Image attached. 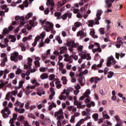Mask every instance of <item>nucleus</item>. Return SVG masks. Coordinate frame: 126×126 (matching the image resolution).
Here are the masks:
<instances>
[{"label": "nucleus", "mask_w": 126, "mask_h": 126, "mask_svg": "<svg viewBox=\"0 0 126 126\" xmlns=\"http://www.w3.org/2000/svg\"><path fill=\"white\" fill-rule=\"evenodd\" d=\"M63 108H60L58 111H56L54 114V116L57 117L56 119L57 121H60L61 119H63L64 116H63Z\"/></svg>", "instance_id": "9"}, {"label": "nucleus", "mask_w": 126, "mask_h": 126, "mask_svg": "<svg viewBox=\"0 0 126 126\" xmlns=\"http://www.w3.org/2000/svg\"><path fill=\"white\" fill-rule=\"evenodd\" d=\"M101 66H102V63H100L99 64L96 65L95 64H94L92 66V68L93 69H98V68H99V67H101Z\"/></svg>", "instance_id": "39"}, {"label": "nucleus", "mask_w": 126, "mask_h": 126, "mask_svg": "<svg viewBox=\"0 0 126 126\" xmlns=\"http://www.w3.org/2000/svg\"><path fill=\"white\" fill-rule=\"evenodd\" d=\"M79 82H80V84H81L82 86H83V85L85 84V78H84V77H80Z\"/></svg>", "instance_id": "35"}, {"label": "nucleus", "mask_w": 126, "mask_h": 126, "mask_svg": "<svg viewBox=\"0 0 126 126\" xmlns=\"http://www.w3.org/2000/svg\"><path fill=\"white\" fill-rule=\"evenodd\" d=\"M63 57L64 58V62H69V61H70V60L71 59V57L69 55H68V54H65L63 55Z\"/></svg>", "instance_id": "32"}, {"label": "nucleus", "mask_w": 126, "mask_h": 126, "mask_svg": "<svg viewBox=\"0 0 126 126\" xmlns=\"http://www.w3.org/2000/svg\"><path fill=\"white\" fill-rule=\"evenodd\" d=\"M72 15V13L67 12L63 15L61 18H62V19H63V20H65V19H66L67 17H68V18H71Z\"/></svg>", "instance_id": "20"}, {"label": "nucleus", "mask_w": 126, "mask_h": 126, "mask_svg": "<svg viewBox=\"0 0 126 126\" xmlns=\"http://www.w3.org/2000/svg\"><path fill=\"white\" fill-rule=\"evenodd\" d=\"M90 94H91L90 90L87 89L86 91V92L84 93V95L80 97V100H84L85 98H86V99L84 100L85 103H86V104L89 103V102H90V100H91V98L90 96H89Z\"/></svg>", "instance_id": "6"}, {"label": "nucleus", "mask_w": 126, "mask_h": 126, "mask_svg": "<svg viewBox=\"0 0 126 126\" xmlns=\"http://www.w3.org/2000/svg\"><path fill=\"white\" fill-rule=\"evenodd\" d=\"M8 33H9V31L8 30V28H5L3 29L2 32L3 35H5L6 34H8Z\"/></svg>", "instance_id": "47"}, {"label": "nucleus", "mask_w": 126, "mask_h": 126, "mask_svg": "<svg viewBox=\"0 0 126 126\" xmlns=\"http://www.w3.org/2000/svg\"><path fill=\"white\" fill-rule=\"evenodd\" d=\"M23 57L21 55H19L18 52H14L11 54L10 60L12 62L17 63L18 61H22Z\"/></svg>", "instance_id": "3"}, {"label": "nucleus", "mask_w": 126, "mask_h": 126, "mask_svg": "<svg viewBox=\"0 0 126 126\" xmlns=\"http://www.w3.org/2000/svg\"><path fill=\"white\" fill-rule=\"evenodd\" d=\"M24 68L27 71H26V73H23L21 74V77H22V78H25L26 77V80H29V79H30V77H29V76L30 75V66H29L27 64H25Z\"/></svg>", "instance_id": "5"}, {"label": "nucleus", "mask_w": 126, "mask_h": 126, "mask_svg": "<svg viewBox=\"0 0 126 126\" xmlns=\"http://www.w3.org/2000/svg\"><path fill=\"white\" fill-rule=\"evenodd\" d=\"M55 16L57 17V19H61L62 18V13L60 12H56L54 14Z\"/></svg>", "instance_id": "40"}, {"label": "nucleus", "mask_w": 126, "mask_h": 126, "mask_svg": "<svg viewBox=\"0 0 126 126\" xmlns=\"http://www.w3.org/2000/svg\"><path fill=\"white\" fill-rule=\"evenodd\" d=\"M60 71H61L62 74H66V69L64 68H62L61 69H59Z\"/></svg>", "instance_id": "56"}, {"label": "nucleus", "mask_w": 126, "mask_h": 126, "mask_svg": "<svg viewBox=\"0 0 126 126\" xmlns=\"http://www.w3.org/2000/svg\"><path fill=\"white\" fill-rule=\"evenodd\" d=\"M92 117L95 122L99 120V115L97 113H94Z\"/></svg>", "instance_id": "44"}, {"label": "nucleus", "mask_w": 126, "mask_h": 126, "mask_svg": "<svg viewBox=\"0 0 126 126\" xmlns=\"http://www.w3.org/2000/svg\"><path fill=\"white\" fill-rule=\"evenodd\" d=\"M18 119L19 121H20V122H22V123H23V122L25 121V117L22 115H19L18 116Z\"/></svg>", "instance_id": "52"}, {"label": "nucleus", "mask_w": 126, "mask_h": 126, "mask_svg": "<svg viewBox=\"0 0 126 126\" xmlns=\"http://www.w3.org/2000/svg\"><path fill=\"white\" fill-rule=\"evenodd\" d=\"M8 46V43L4 42L3 40H2L0 43V47L1 48H6Z\"/></svg>", "instance_id": "37"}, {"label": "nucleus", "mask_w": 126, "mask_h": 126, "mask_svg": "<svg viewBox=\"0 0 126 126\" xmlns=\"http://www.w3.org/2000/svg\"><path fill=\"white\" fill-rule=\"evenodd\" d=\"M115 1V0H105L106 4H107L106 7L110 8L112 6V3Z\"/></svg>", "instance_id": "24"}, {"label": "nucleus", "mask_w": 126, "mask_h": 126, "mask_svg": "<svg viewBox=\"0 0 126 126\" xmlns=\"http://www.w3.org/2000/svg\"><path fill=\"white\" fill-rule=\"evenodd\" d=\"M37 94L39 95V96H42V95H45L46 93L44 91V89L42 87H38L36 89Z\"/></svg>", "instance_id": "18"}, {"label": "nucleus", "mask_w": 126, "mask_h": 126, "mask_svg": "<svg viewBox=\"0 0 126 126\" xmlns=\"http://www.w3.org/2000/svg\"><path fill=\"white\" fill-rule=\"evenodd\" d=\"M7 37L8 39L11 40L10 42H12V43H14V42L16 41V38L15 37V36L12 35H8Z\"/></svg>", "instance_id": "28"}, {"label": "nucleus", "mask_w": 126, "mask_h": 126, "mask_svg": "<svg viewBox=\"0 0 126 126\" xmlns=\"http://www.w3.org/2000/svg\"><path fill=\"white\" fill-rule=\"evenodd\" d=\"M70 94V90L69 88H67L66 90H64L63 92V94H65L66 95H69Z\"/></svg>", "instance_id": "50"}, {"label": "nucleus", "mask_w": 126, "mask_h": 126, "mask_svg": "<svg viewBox=\"0 0 126 126\" xmlns=\"http://www.w3.org/2000/svg\"><path fill=\"white\" fill-rule=\"evenodd\" d=\"M28 63H27V64H27V65H28V66H31V65H32V62H33V59H32L31 58H28Z\"/></svg>", "instance_id": "45"}, {"label": "nucleus", "mask_w": 126, "mask_h": 126, "mask_svg": "<svg viewBox=\"0 0 126 126\" xmlns=\"http://www.w3.org/2000/svg\"><path fill=\"white\" fill-rule=\"evenodd\" d=\"M64 4H65L64 3V2L63 1V2L60 1L57 3V6H58V7H61V6H63V5H64Z\"/></svg>", "instance_id": "61"}, {"label": "nucleus", "mask_w": 126, "mask_h": 126, "mask_svg": "<svg viewBox=\"0 0 126 126\" xmlns=\"http://www.w3.org/2000/svg\"><path fill=\"white\" fill-rule=\"evenodd\" d=\"M56 40H57V42H58L59 44H62L63 43V40L61 39V37L59 36H57L56 37Z\"/></svg>", "instance_id": "58"}, {"label": "nucleus", "mask_w": 126, "mask_h": 126, "mask_svg": "<svg viewBox=\"0 0 126 126\" xmlns=\"http://www.w3.org/2000/svg\"><path fill=\"white\" fill-rule=\"evenodd\" d=\"M34 0H29V1H28V0H26L24 2L23 4L20 5V7L22 9H24V7H28L29 5V3H32V1H33Z\"/></svg>", "instance_id": "15"}, {"label": "nucleus", "mask_w": 126, "mask_h": 126, "mask_svg": "<svg viewBox=\"0 0 126 126\" xmlns=\"http://www.w3.org/2000/svg\"><path fill=\"white\" fill-rule=\"evenodd\" d=\"M16 107H19V108H23L24 107V103L19 102L18 100H16L15 103L14 104Z\"/></svg>", "instance_id": "25"}, {"label": "nucleus", "mask_w": 126, "mask_h": 126, "mask_svg": "<svg viewBox=\"0 0 126 126\" xmlns=\"http://www.w3.org/2000/svg\"><path fill=\"white\" fill-rule=\"evenodd\" d=\"M102 118L104 120H109L110 119V116L108 114L107 110H105L102 112Z\"/></svg>", "instance_id": "22"}, {"label": "nucleus", "mask_w": 126, "mask_h": 126, "mask_svg": "<svg viewBox=\"0 0 126 126\" xmlns=\"http://www.w3.org/2000/svg\"><path fill=\"white\" fill-rule=\"evenodd\" d=\"M80 11L83 14L88 13V14H90V13H91V11L88 7V5H86L85 6L81 7L80 9Z\"/></svg>", "instance_id": "14"}, {"label": "nucleus", "mask_w": 126, "mask_h": 126, "mask_svg": "<svg viewBox=\"0 0 126 126\" xmlns=\"http://www.w3.org/2000/svg\"><path fill=\"white\" fill-rule=\"evenodd\" d=\"M51 4V7L50 8L51 11H53L54 10V8L53 6L55 5V3H54V2H52L51 0H47V1L46 2V5H50Z\"/></svg>", "instance_id": "26"}, {"label": "nucleus", "mask_w": 126, "mask_h": 126, "mask_svg": "<svg viewBox=\"0 0 126 126\" xmlns=\"http://www.w3.org/2000/svg\"><path fill=\"white\" fill-rule=\"evenodd\" d=\"M57 64L59 66V69L64 68V65H63V63L60 61L58 62Z\"/></svg>", "instance_id": "49"}, {"label": "nucleus", "mask_w": 126, "mask_h": 126, "mask_svg": "<svg viewBox=\"0 0 126 126\" xmlns=\"http://www.w3.org/2000/svg\"><path fill=\"white\" fill-rule=\"evenodd\" d=\"M45 36H46V33H45V32H42L40 35H37L34 39V43L32 44V46L35 47V46L37 45V42H38V41H40V39H41L40 42L38 45V48H42L44 47V43L43 38L45 37Z\"/></svg>", "instance_id": "2"}, {"label": "nucleus", "mask_w": 126, "mask_h": 126, "mask_svg": "<svg viewBox=\"0 0 126 126\" xmlns=\"http://www.w3.org/2000/svg\"><path fill=\"white\" fill-rule=\"evenodd\" d=\"M94 46H96V48H94L92 49V52L94 54H95L96 52L98 53H101L102 52V49L100 47V44L98 43H94Z\"/></svg>", "instance_id": "17"}, {"label": "nucleus", "mask_w": 126, "mask_h": 126, "mask_svg": "<svg viewBox=\"0 0 126 126\" xmlns=\"http://www.w3.org/2000/svg\"><path fill=\"white\" fill-rule=\"evenodd\" d=\"M91 114L90 112H89V111H84L82 112V115L83 116H90Z\"/></svg>", "instance_id": "62"}, {"label": "nucleus", "mask_w": 126, "mask_h": 126, "mask_svg": "<svg viewBox=\"0 0 126 126\" xmlns=\"http://www.w3.org/2000/svg\"><path fill=\"white\" fill-rule=\"evenodd\" d=\"M22 73V69H20V68L18 67L17 68V70L15 71L16 75H18Z\"/></svg>", "instance_id": "51"}, {"label": "nucleus", "mask_w": 126, "mask_h": 126, "mask_svg": "<svg viewBox=\"0 0 126 126\" xmlns=\"http://www.w3.org/2000/svg\"><path fill=\"white\" fill-rule=\"evenodd\" d=\"M0 57L1 59L0 65L2 67H3L5 66V63L7 62V55H6V54L5 53H1Z\"/></svg>", "instance_id": "10"}, {"label": "nucleus", "mask_w": 126, "mask_h": 126, "mask_svg": "<svg viewBox=\"0 0 126 126\" xmlns=\"http://www.w3.org/2000/svg\"><path fill=\"white\" fill-rule=\"evenodd\" d=\"M48 78H49V76L47 73H42L40 75V79H41L42 80H44L45 79H48Z\"/></svg>", "instance_id": "33"}, {"label": "nucleus", "mask_w": 126, "mask_h": 126, "mask_svg": "<svg viewBox=\"0 0 126 126\" xmlns=\"http://www.w3.org/2000/svg\"><path fill=\"white\" fill-rule=\"evenodd\" d=\"M126 56V54L125 53H121V54L119 53H116V58L117 59V60H119L120 59V57L121 59H122V58H124Z\"/></svg>", "instance_id": "34"}, {"label": "nucleus", "mask_w": 126, "mask_h": 126, "mask_svg": "<svg viewBox=\"0 0 126 126\" xmlns=\"http://www.w3.org/2000/svg\"><path fill=\"white\" fill-rule=\"evenodd\" d=\"M77 36L78 37L80 36V38H84V37H86V32L84 30L80 31L77 32Z\"/></svg>", "instance_id": "19"}, {"label": "nucleus", "mask_w": 126, "mask_h": 126, "mask_svg": "<svg viewBox=\"0 0 126 126\" xmlns=\"http://www.w3.org/2000/svg\"><path fill=\"white\" fill-rule=\"evenodd\" d=\"M61 80L62 81L63 84L65 85L67 83V79H66V77L63 76Z\"/></svg>", "instance_id": "41"}, {"label": "nucleus", "mask_w": 126, "mask_h": 126, "mask_svg": "<svg viewBox=\"0 0 126 126\" xmlns=\"http://www.w3.org/2000/svg\"><path fill=\"white\" fill-rule=\"evenodd\" d=\"M114 119L117 122V124H119V125H122L123 123V120H121L120 116L119 115H115L114 116Z\"/></svg>", "instance_id": "27"}, {"label": "nucleus", "mask_w": 126, "mask_h": 126, "mask_svg": "<svg viewBox=\"0 0 126 126\" xmlns=\"http://www.w3.org/2000/svg\"><path fill=\"white\" fill-rule=\"evenodd\" d=\"M81 58L82 60H87V61H90V60H91V56H90V54L86 53L85 52L81 53Z\"/></svg>", "instance_id": "12"}, {"label": "nucleus", "mask_w": 126, "mask_h": 126, "mask_svg": "<svg viewBox=\"0 0 126 126\" xmlns=\"http://www.w3.org/2000/svg\"><path fill=\"white\" fill-rule=\"evenodd\" d=\"M88 26H89V27H92V26H93L94 24V21L93 20H90L88 21Z\"/></svg>", "instance_id": "64"}, {"label": "nucleus", "mask_w": 126, "mask_h": 126, "mask_svg": "<svg viewBox=\"0 0 126 126\" xmlns=\"http://www.w3.org/2000/svg\"><path fill=\"white\" fill-rule=\"evenodd\" d=\"M17 25L18 24L16 21H13L12 22V25L10 26L8 28V30L9 31V32H10V31H12L14 27H15L16 26H17Z\"/></svg>", "instance_id": "23"}, {"label": "nucleus", "mask_w": 126, "mask_h": 126, "mask_svg": "<svg viewBox=\"0 0 126 126\" xmlns=\"http://www.w3.org/2000/svg\"><path fill=\"white\" fill-rule=\"evenodd\" d=\"M10 72V70L8 69H5L3 70H0V78L3 76V79H6L7 74H8Z\"/></svg>", "instance_id": "11"}, {"label": "nucleus", "mask_w": 126, "mask_h": 126, "mask_svg": "<svg viewBox=\"0 0 126 126\" xmlns=\"http://www.w3.org/2000/svg\"><path fill=\"white\" fill-rule=\"evenodd\" d=\"M28 117H29V119H32V120H35L36 117L33 113H29L28 114Z\"/></svg>", "instance_id": "43"}, {"label": "nucleus", "mask_w": 126, "mask_h": 126, "mask_svg": "<svg viewBox=\"0 0 126 126\" xmlns=\"http://www.w3.org/2000/svg\"><path fill=\"white\" fill-rule=\"evenodd\" d=\"M102 14V10H97V13H96V18L95 19V24L98 25L99 24V20L101 19V15Z\"/></svg>", "instance_id": "16"}, {"label": "nucleus", "mask_w": 126, "mask_h": 126, "mask_svg": "<svg viewBox=\"0 0 126 126\" xmlns=\"http://www.w3.org/2000/svg\"><path fill=\"white\" fill-rule=\"evenodd\" d=\"M20 27H21L22 25H24L25 24V18L23 17H21L20 19Z\"/></svg>", "instance_id": "38"}, {"label": "nucleus", "mask_w": 126, "mask_h": 126, "mask_svg": "<svg viewBox=\"0 0 126 126\" xmlns=\"http://www.w3.org/2000/svg\"><path fill=\"white\" fill-rule=\"evenodd\" d=\"M55 85L56 86V87L58 88V89H60L62 87V84H61V82L59 81H57L55 82Z\"/></svg>", "instance_id": "48"}, {"label": "nucleus", "mask_w": 126, "mask_h": 126, "mask_svg": "<svg viewBox=\"0 0 126 126\" xmlns=\"http://www.w3.org/2000/svg\"><path fill=\"white\" fill-rule=\"evenodd\" d=\"M15 76V74H14V73H11L9 74V75H8V77L10 79H13V78H14Z\"/></svg>", "instance_id": "63"}, {"label": "nucleus", "mask_w": 126, "mask_h": 126, "mask_svg": "<svg viewBox=\"0 0 126 126\" xmlns=\"http://www.w3.org/2000/svg\"><path fill=\"white\" fill-rule=\"evenodd\" d=\"M37 21L35 18L30 20L29 22V24H27L25 26V28H27L28 30H31L33 27H35V26H37Z\"/></svg>", "instance_id": "7"}, {"label": "nucleus", "mask_w": 126, "mask_h": 126, "mask_svg": "<svg viewBox=\"0 0 126 126\" xmlns=\"http://www.w3.org/2000/svg\"><path fill=\"white\" fill-rule=\"evenodd\" d=\"M32 83L34 84L35 86H39L40 85V84L37 82V80H33Z\"/></svg>", "instance_id": "59"}, {"label": "nucleus", "mask_w": 126, "mask_h": 126, "mask_svg": "<svg viewBox=\"0 0 126 126\" xmlns=\"http://www.w3.org/2000/svg\"><path fill=\"white\" fill-rule=\"evenodd\" d=\"M74 26L76 27V28H78L80 27V26H82V24L79 22H77L74 23Z\"/></svg>", "instance_id": "57"}, {"label": "nucleus", "mask_w": 126, "mask_h": 126, "mask_svg": "<svg viewBox=\"0 0 126 126\" xmlns=\"http://www.w3.org/2000/svg\"><path fill=\"white\" fill-rule=\"evenodd\" d=\"M67 47H68V50L69 52H73V48H77V44L75 43L74 40H72L70 38L67 39L66 43H64V46L60 48L61 55L64 54V53H66Z\"/></svg>", "instance_id": "1"}, {"label": "nucleus", "mask_w": 126, "mask_h": 126, "mask_svg": "<svg viewBox=\"0 0 126 126\" xmlns=\"http://www.w3.org/2000/svg\"><path fill=\"white\" fill-rule=\"evenodd\" d=\"M74 104L75 106H77L78 108H82V105H81V103L78 102V101H74Z\"/></svg>", "instance_id": "46"}, {"label": "nucleus", "mask_w": 126, "mask_h": 126, "mask_svg": "<svg viewBox=\"0 0 126 126\" xmlns=\"http://www.w3.org/2000/svg\"><path fill=\"white\" fill-rule=\"evenodd\" d=\"M49 80L52 81V82H55L57 80V78H56V75L51 74L49 77Z\"/></svg>", "instance_id": "31"}, {"label": "nucleus", "mask_w": 126, "mask_h": 126, "mask_svg": "<svg viewBox=\"0 0 126 126\" xmlns=\"http://www.w3.org/2000/svg\"><path fill=\"white\" fill-rule=\"evenodd\" d=\"M114 64H116V60H115L113 56H111L108 58L107 65L111 66V65H114Z\"/></svg>", "instance_id": "13"}, {"label": "nucleus", "mask_w": 126, "mask_h": 126, "mask_svg": "<svg viewBox=\"0 0 126 126\" xmlns=\"http://www.w3.org/2000/svg\"><path fill=\"white\" fill-rule=\"evenodd\" d=\"M0 88H2V90H3V91H5V90H6V87L4 86V83H0Z\"/></svg>", "instance_id": "55"}, {"label": "nucleus", "mask_w": 126, "mask_h": 126, "mask_svg": "<svg viewBox=\"0 0 126 126\" xmlns=\"http://www.w3.org/2000/svg\"><path fill=\"white\" fill-rule=\"evenodd\" d=\"M113 75H114V72L109 71L108 72L107 77L108 78H112L113 77Z\"/></svg>", "instance_id": "60"}, {"label": "nucleus", "mask_w": 126, "mask_h": 126, "mask_svg": "<svg viewBox=\"0 0 126 126\" xmlns=\"http://www.w3.org/2000/svg\"><path fill=\"white\" fill-rule=\"evenodd\" d=\"M65 94H63V93H62V94L59 96V99L60 100H66L67 99V95H64Z\"/></svg>", "instance_id": "36"}, {"label": "nucleus", "mask_w": 126, "mask_h": 126, "mask_svg": "<svg viewBox=\"0 0 126 126\" xmlns=\"http://www.w3.org/2000/svg\"><path fill=\"white\" fill-rule=\"evenodd\" d=\"M16 90L12 91V92H10V94H11V96H16L18 93V91H17L18 88L15 87Z\"/></svg>", "instance_id": "42"}, {"label": "nucleus", "mask_w": 126, "mask_h": 126, "mask_svg": "<svg viewBox=\"0 0 126 126\" xmlns=\"http://www.w3.org/2000/svg\"><path fill=\"white\" fill-rule=\"evenodd\" d=\"M32 93V91L30 90V89H29V88L27 86L25 90V93L26 95L28 96V95H30V94H31Z\"/></svg>", "instance_id": "29"}, {"label": "nucleus", "mask_w": 126, "mask_h": 126, "mask_svg": "<svg viewBox=\"0 0 126 126\" xmlns=\"http://www.w3.org/2000/svg\"><path fill=\"white\" fill-rule=\"evenodd\" d=\"M123 38L122 37H118L117 38V43L116 44L117 48H121V46L123 45Z\"/></svg>", "instance_id": "21"}, {"label": "nucleus", "mask_w": 126, "mask_h": 126, "mask_svg": "<svg viewBox=\"0 0 126 126\" xmlns=\"http://www.w3.org/2000/svg\"><path fill=\"white\" fill-rule=\"evenodd\" d=\"M100 35H104L105 34V29L101 28L98 30Z\"/></svg>", "instance_id": "54"}, {"label": "nucleus", "mask_w": 126, "mask_h": 126, "mask_svg": "<svg viewBox=\"0 0 126 126\" xmlns=\"http://www.w3.org/2000/svg\"><path fill=\"white\" fill-rule=\"evenodd\" d=\"M16 119H17V114H13V118H11L9 122V124H13V123L14 122V121H15Z\"/></svg>", "instance_id": "30"}, {"label": "nucleus", "mask_w": 126, "mask_h": 126, "mask_svg": "<svg viewBox=\"0 0 126 126\" xmlns=\"http://www.w3.org/2000/svg\"><path fill=\"white\" fill-rule=\"evenodd\" d=\"M1 113L2 115V117L4 119H7L10 114H11V111L9 110V108L7 106L4 107V109L1 111Z\"/></svg>", "instance_id": "8"}, {"label": "nucleus", "mask_w": 126, "mask_h": 126, "mask_svg": "<svg viewBox=\"0 0 126 126\" xmlns=\"http://www.w3.org/2000/svg\"><path fill=\"white\" fill-rule=\"evenodd\" d=\"M32 16H33V13L32 12H29L28 13L26 16V19L27 20L29 19L30 18H31V17H32Z\"/></svg>", "instance_id": "53"}, {"label": "nucleus", "mask_w": 126, "mask_h": 126, "mask_svg": "<svg viewBox=\"0 0 126 126\" xmlns=\"http://www.w3.org/2000/svg\"><path fill=\"white\" fill-rule=\"evenodd\" d=\"M54 27V25L53 23L50 22H45V25L43 27V29L46 32H50V31H52V32L54 33V34H56V31H53V29Z\"/></svg>", "instance_id": "4"}]
</instances>
